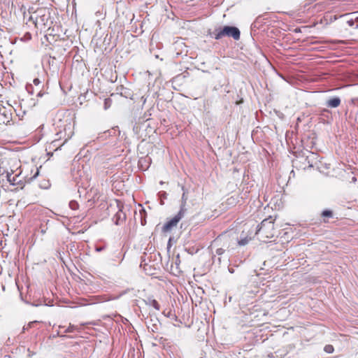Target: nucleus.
<instances>
[{
	"label": "nucleus",
	"mask_w": 358,
	"mask_h": 358,
	"mask_svg": "<svg viewBox=\"0 0 358 358\" xmlns=\"http://www.w3.org/2000/svg\"><path fill=\"white\" fill-rule=\"evenodd\" d=\"M341 99L339 97L335 96L329 99L326 105L327 107L329 108H337L341 104Z\"/></svg>",
	"instance_id": "obj_8"
},
{
	"label": "nucleus",
	"mask_w": 358,
	"mask_h": 358,
	"mask_svg": "<svg viewBox=\"0 0 358 358\" xmlns=\"http://www.w3.org/2000/svg\"><path fill=\"white\" fill-rule=\"evenodd\" d=\"M69 207L72 210H76V209L78 208L79 205H78V203L77 201H71L69 202Z\"/></svg>",
	"instance_id": "obj_15"
},
{
	"label": "nucleus",
	"mask_w": 358,
	"mask_h": 358,
	"mask_svg": "<svg viewBox=\"0 0 358 358\" xmlns=\"http://www.w3.org/2000/svg\"><path fill=\"white\" fill-rule=\"evenodd\" d=\"M0 115L4 117V123L6 122V124H8L11 120L12 114L10 110H6V108L0 109Z\"/></svg>",
	"instance_id": "obj_11"
},
{
	"label": "nucleus",
	"mask_w": 358,
	"mask_h": 358,
	"mask_svg": "<svg viewBox=\"0 0 358 358\" xmlns=\"http://www.w3.org/2000/svg\"><path fill=\"white\" fill-rule=\"evenodd\" d=\"M311 27H313V26H303L301 28H296V29H294V31L296 33H298V32H306Z\"/></svg>",
	"instance_id": "obj_13"
},
{
	"label": "nucleus",
	"mask_w": 358,
	"mask_h": 358,
	"mask_svg": "<svg viewBox=\"0 0 358 358\" xmlns=\"http://www.w3.org/2000/svg\"><path fill=\"white\" fill-rule=\"evenodd\" d=\"M38 321H33L30 322L27 326H24L22 329V332H24L25 331L28 330L29 328L33 327L34 324H36Z\"/></svg>",
	"instance_id": "obj_17"
},
{
	"label": "nucleus",
	"mask_w": 358,
	"mask_h": 358,
	"mask_svg": "<svg viewBox=\"0 0 358 358\" xmlns=\"http://www.w3.org/2000/svg\"><path fill=\"white\" fill-rule=\"evenodd\" d=\"M7 180L13 185L19 184L21 182L20 174L13 176V173H7Z\"/></svg>",
	"instance_id": "obj_9"
},
{
	"label": "nucleus",
	"mask_w": 358,
	"mask_h": 358,
	"mask_svg": "<svg viewBox=\"0 0 358 358\" xmlns=\"http://www.w3.org/2000/svg\"><path fill=\"white\" fill-rule=\"evenodd\" d=\"M324 350L327 353H329V354L332 353L334 352V347L331 345H325Z\"/></svg>",
	"instance_id": "obj_18"
},
{
	"label": "nucleus",
	"mask_w": 358,
	"mask_h": 358,
	"mask_svg": "<svg viewBox=\"0 0 358 358\" xmlns=\"http://www.w3.org/2000/svg\"><path fill=\"white\" fill-rule=\"evenodd\" d=\"M182 198H181V204H180V210H182L183 213H186V208H185V206H186V203H187V190L185 188L184 186L182 187Z\"/></svg>",
	"instance_id": "obj_7"
},
{
	"label": "nucleus",
	"mask_w": 358,
	"mask_h": 358,
	"mask_svg": "<svg viewBox=\"0 0 358 358\" xmlns=\"http://www.w3.org/2000/svg\"><path fill=\"white\" fill-rule=\"evenodd\" d=\"M43 95V93L41 91L37 94L38 97H41Z\"/></svg>",
	"instance_id": "obj_26"
},
{
	"label": "nucleus",
	"mask_w": 358,
	"mask_h": 358,
	"mask_svg": "<svg viewBox=\"0 0 358 358\" xmlns=\"http://www.w3.org/2000/svg\"><path fill=\"white\" fill-rule=\"evenodd\" d=\"M218 261H219V262H221V258L220 257H218Z\"/></svg>",
	"instance_id": "obj_31"
},
{
	"label": "nucleus",
	"mask_w": 358,
	"mask_h": 358,
	"mask_svg": "<svg viewBox=\"0 0 358 358\" xmlns=\"http://www.w3.org/2000/svg\"><path fill=\"white\" fill-rule=\"evenodd\" d=\"M185 213L182 210H179V212L171 220L167 221L162 227V231L164 232L170 231L174 227L177 225L179 221L184 217Z\"/></svg>",
	"instance_id": "obj_3"
},
{
	"label": "nucleus",
	"mask_w": 358,
	"mask_h": 358,
	"mask_svg": "<svg viewBox=\"0 0 358 358\" xmlns=\"http://www.w3.org/2000/svg\"><path fill=\"white\" fill-rule=\"evenodd\" d=\"M33 83L35 85H38L41 83V80L38 78H34Z\"/></svg>",
	"instance_id": "obj_22"
},
{
	"label": "nucleus",
	"mask_w": 358,
	"mask_h": 358,
	"mask_svg": "<svg viewBox=\"0 0 358 358\" xmlns=\"http://www.w3.org/2000/svg\"><path fill=\"white\" fill-rule=\"evenodd\" d=\"M104 249H105V247H103V246H102V247H96L95 248V250L96 252H98L103 251Z\"/></svg>",
	"instance_id": "obj_23"
},
{
	"label": "nucleus",
	"mask_w": 358,
	"mask_h": 358,
	"mask_svg": "<svg viewBox=\"0 0 358 358\" xmlns=\"http://www.w3.org/2000/svg\"><path fill=\"white\" fill-rule=\"evenodd\" d=\"M60 24H54L52 28L50 27H48V34L50 35L57 36L58 37H59L62 33L65 34L66 31L64 32L63 30L60 29Z\"/></svg>",
	"instance_id": "obj_6"
},
{
	"label": "nucleus",
	"mask_w": 358,
	"mask_h": 358,
	"mask_svg": "<svg viewBox=\"0 0 358 358\" xmlns=\"http://www.w3.org/2000/svg\"><path fill=\"white\" fill-rule=\"evenodd\" d=\"M76 327L70 324L69 327L64 330V333L73 332L74 330H76Z\"/></svg>",
	"instance_id": "obj_19"
},
{
	"label": "nucleus",
	"mask_w": 358,
	"mask_h": 358,
	"mask_svg": "<svg viewBox=\"0 0 358 358\" xmlns=\"http://www.w3.org/2000/svg\"><path fill=\"white\" fill-rule=\"evenodd\" d=\"M266 222H267L266 220H263V221L262 222V223H261L262 226H261L260 229H262V227H263L264 226H265V224H266Z\"/></svg>",
	"instance_id": "obj_25"
},
{
	"label": "nucleus",
	"mask_w": 358,
	"mask_h": 358,
	"mask_svg": "<svg viewBox=\"0 0 358 358\" xmlns=\"http://www.w3.org/2000/svg\"><path fill=\"white\" fill-rule=\"evenodd\" d=\"M350 26H353L355 24L350 23L349 24Z\"/></svg>",
	"instance_id": "obj_33"
},
{
	"label": "nucleus",
	"mask_w": 358,
	"mask_h": 358,
	"mask_svg": "<svg viewBox=\"0 0 358 358\" xmlns=\"http://www.w3.org/2000/svg\"><path fill=\"white\" fill-rule=\"evenodd\" d=\"M207 35L211 38H214L216 40H219L227 36L229 37H232L234 40L238 41L240 39L241 32L239 29L236 27L226 26L223 29L217 28L214 31L209 29L208 31Z\"/></svg>",
	"instance_id": "obj_1"
},
{
	"label": "nucleus",
	"mask_w": 358,
	"mask_h": 358,
	"mask_svg": "<svg viewBox=\"0 0 358 358\" xmlns=\"http://www.w3.org/2000/svg\"><path fill=\"white\" fill-rule=\"evenodd\" d=\"M108 99H106V100H105V103H104V108H105V109H107V108H108Z\"/></svg>",
	"instance_id": "obj_24"
},
{
	"label": "nucleus",
	"mask_w": 358,
	"mask_h": 358,
	"mask_svg": "<svg viewBox=\"0 0 358 358\" xmlns=\"http://www.w3.org/2000/svg\"><path fill=\"white\" fill-rule=\"evenodd\" d=\"M250 240V238H248V237H245L244 238H242L240 241H238V243L241 246H244L248 243Z\"/></svg>",
	"instance_id": "obj_16"
},
{
	"label": "nucleus",
	"mask_w": 358,
	"mask_h": 358,
	"mask_svg": "<svg viewBox=\"0 0 358 358\" xmlns=\"http://www.w3.org/2000/svg\"><path fill=\"white\" fill-rule=\"evenodd\" d=\"M260 18V16H259L258 17H257V20H259Z\"/></svg>",
	"instance_id": "obj_32"
},
{
	"label": "nucleus",
	"mask_w": 358,
	"mask_h": 358,
	"mask_svg": "<svg viewBox=\"0 0 358 358\" xmlns=\"http://www.w3.org/2000/svg\"><path fill=\"white\" fill-rule=\"evenodd\" d=\"M271 22H277V20H271Z\"/></svg>",
	"instance_id": "obj_30"
},
{
	"label": "nucleus",
	"mask_w": 358,
	"mask_h": 358,
	"mask_svg": "<svg viewBox=\"0 0 358 358\" xmlns=\"http://www.w3.org/2000/svg\"><path fill=\"white\" fill-rule=\"evenodd\" d=\"M139 214L141 217V224L142 226L145 225L146 224V211L144 208H141L139 210Z\"/></svg>",
	"instance_id": "obj_12"
},
{
	"label": "nucleus",
	"mask_w": 358,
	"mask_h": 358,
	"mask_svg": "<svg viewBox=\"0 0 358 358\" xmlns=\"http://www.w3.org/2000/svg\"><path fill=\"white\" fill-rule=\"evenodd\" d=\"M352 181L353 182H355L357 181V178H356V177H353V178H352Z\"/></svg>",
	"instance_id": "obj_27"
},
{
	"label": "nucleus",
	"mask_w": 358,
	"mask_h": 358,
	"mask_svg": "<svg viewBox=\"0 0 358 358\" xmlns=\"http://www.w3.org/2000/svg\"><path fill=\"white\" fill-rule=\"evenodd\" d=\"M55 335H57L58 336H63L62 334H60L59 331H57V333H55Z\"/></svg>",
	"instance_id": "obj_28"
},
{
	"label": "nucleus",
	"mask_w": 358,
	"mask_h": 358,
	"mask_svg": "<svg viewBox=\"0 0 358 358\" xmlns=\"http://www.w3.org/2000/svg\"><path fill=\"white\" fill-rule=\"evenodd\" d=\"M146 305L152 306L155 310H160V306L159 303L154 299L152 297H148L146 299L144 300Z\"/></svg>",
	"instance_id": "obj_10"
},
{
	"label": "nucleus",
	"mask_w": 358,
	"mask_h": 358,
	"mask_svg": "<svg viewBox=\"0 0 358 358\" xmlns=\"http://www.w3.org/2000/svg\"><path fill=\"white\" fill-rule=\"evenodd\" d=\"M148 329H150V327L148 326ZM150 329L152 332H155L158 331V325L157 324H153L152 327H150Z\"/></svg>",
	"instance_id": "obj_20"
},
{
	"label": "nucleus",
	"mask_w": 358,
	"mask_h": 358,
	"mask_svg": "<svg viewBox=\"0 0 358 358\" xmlns=\"http://www.w3.org/2000/svg\"><path fill=\"white\" fill-rule=\"evenodd\" d=\"M55 335H57L58 336H63L62 334H60L59 331H57V333H55Z\"/></svg>",
	"instance_id": "obj_29"
},
{
	"label": "nucleus",
	"mask_w": 358,
	"mask_h": 358,
	"mask_svg": "<svg viewBox=\"0 0 358 358\" xmlns=\"http://www.w3.org/2000/svg\"><path fill=\"white\" fill-rule=\"evenodd\" d=\"M38 173H39V171H38V169H37L36 170V173H34V175L32 177L29 178L28 179V180H29V181H30V180H31L32 179L36 178L38 176Z\"/></svg>",
	"instance_id": "obj_21"
},
{
	"label": "nucleus",
	"mask_w": 358,
	"mask_h": 358,
	"mask_svg": "<svg viewBox=\"0 0 358 358\" xmlns=\"http://www.w3.org/2000/svg\"><path fill=\"white\" fill-rule=\"evenodd\" d=\"M322 216L324 217H331L333 216V213L330 210H324L322 213Z\"/></svg>",
	"instance_id": "obj_14"
},
{
	"label": "nucleus",
	"mask_w": 358,
	"mask_h": 358,
	"mask_svg": "<svg viewBox=\"0 0 358 358\" xmlns=\"http://www.w3.org/2000/svg\"><path fill=\"white\" fill-rule=\"evenodd\" d=\"M229 248V238L224 235L219 236L211 243L210 249L213 256H221Z\"/></svg>",
	"instance_id": "obj_2"
},
{
	"label": "nucleus",
	"mask_w": 358,
	"mask_h": 358,
	"mask_svg": "<svg viewBox=\"0 0 358 358\" xmlns=\"http://www.w3.org/2000/svg\"><path fill=\"white\" fill-rule=\"evenodd\" d=\"M41 187H43V188H46L47 187L45 186H41Z\"/></svg>",
	"instance_id": "obj_34"
},
{
	"label": "nucleus",
	"mask_w": 358,
	"mask_h": 358,
	"mask_svg": "<svg viewBox=\"0 0 358 358\" xmlns=\"http://www.w3.org/2000/svg\"><path fill=\"white\" fill-rule=\"evenodd\" d=\"M118 210L113 217V221L116 225H120L123 223L126 220V213L123 212L120 203H117Z\"/></svg>",
	"instance_id": "obj_5"
},
{
	"label": "nucleus",
	"mask_w": 358,
	"mask_h": 358,
	"mask_svg": "<svg viewBox=\"0 0 358 358\" xmlns=\"http://www.w3.org/2000/svg\"><path fill=\"white\" fill-rule=\"evenodd\" d=\"M356 14H358V12L346 13L339 15L338 17H337L336 15H331L329 16V20L331 21L334 19V20H340L341 22H358V15L355 16Z\"/></svg>",
	"instance_id": "obj_4"
}]
</instances>
